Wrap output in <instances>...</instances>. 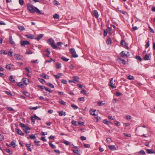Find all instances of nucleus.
<instances>
[{
	"mask_svg": "<svg viewBox=\"0 0 155 155\" xmlns=\"http://www.w3.org/2000/svg\"><path fill=\"white\" fill-rule=\"evenodd\" d=\"M47 42L51 45L52 48L54 49H57V47L54 44V41L52 38H50L47 41Z\"/></svg>",
	"mask_w": 155,
	"mask_h": 155,
	"instance_id": "1",
	"label": "nucleus"
},
{
	"mask_svg": "<svg viewBox=\"0 0 155 155\" xmlns=\"http://www.w3.org/2000/svg\"><path fill=\"white\" fill-rule=\"evenodd\" d=\"M27 8L29 12L32 13H35V7L33 5H31L29 3H28L27 4Z\"/></svg>",
	"mask_w": 155,
	"mask_h": 155,
	"instance_id": "2",
	"label": "nucleus"
},
{
	"mask_svg": "<svg viewBox=\"0 0 155 155\" xmlns=\"http://www.w3.org/2000/svg\"><path fill=\"white\" fill-rule=\"evenodd\" d=\"M69 51L72 54V57L77 58L78 57V55L76 54L75 49L74 48L70 49Z\"/></svg>",
	"mask_w": 155,
	"mask_h": 155,
	"instance_id": "3",
	"label": "nucleus"
},
{
	"mask_svg": "<svg viewBox=\"0 0 155 155\" xmlns=\"http://www.w3.org/2000/svg\"><path fill=\"white\" fill-rule=\"evenodd\" d=\"M20 43L21 45L22 46H25L26 45H30L29 42L27 41H21Z\"/></svg>",
	"mask_w": 155,
	"mask_h": 155,
	"instance_id": "4",
	"label": "nucleus"
},
{
	"mask_svg": "<svg viewBox=\"0 0 155 155\" xmlns=\"http://www.w3.org/2000/svg\"><path fill=\"white\" fill-rule=\"evenodd\" d=\"M115 84V81L113 80V78H112L110 81V84L109 85L112 88H115L114 85Z\"/></svg>",
	"mask_w": 155,
	"mask_h": 155,
	"instance_id": "5",
	"label": "nucleus"
},
{
	"mask_svg": "<svg viewBox=\"0 0 155 155\" xmlns=\"http://www.w3.org/2000/svg\"><path fill=\"white\" fill-rule=\"evenodd\" d=\"M121 44L123 46H124V47L127 49H128L129 48L127 46V43L124 40H122L121 41Z\"/></svg>",
	"mask_w": 155,
	"mask_h": 155,
	"instance_id": "6",
	"label": "nucleus"
},
{
	"mask_svg": "<svg viewBox=\"0 0 155 155\" xmlns=\"http://www.w3.org/2000/svg\"><path fill=\"white\" fill-rule=\"evenodd\" d=\"M22 81L23 84L26 85L28 84L29 83V81L28 79L24 78L22 79Z\"/></svg>",
	"mask_w": 155,
	"mask_h": 155,
	"instance_id": "7",
	"label": "nucleus"
},
{
	"mask_svg": "<svg viewBox=\"0 0 155 155\" xmlns=\"http://www.w3.org/2000/svg\"><path fill=\"white\" fill-rule=\"evenodd\" d=\"M15 130L16 132L18 134L22 136H24V134L19 128H16L15 129Z\"/></svg>",
	"mask_w": 155,
	"mask_h": 155,
	"instance_id": "8",
	"label": "nucleus"
},
{
	"mask_svg": "<svg viewBox=\"0 0 155 155\" xmlns=\"http://www.w3.org/2000/svg\"><path fill=\"white\" fill-rule=\"evenodd\" d=\"M151 54H147L145 55L143 58V59L145 60H149L150 59Z\"/></svg>",
	"mask_w": 155,
	"mask_h": 155,
	"instance_id": "9",
	"label": "nucleus"
},
{
	"mask_svg": "<svg viewBox=\"0 0 155 155\" xmlns=\"http://www.w3.org/2000/svg\"><path fill=\"white\" fill-rule=\"evenodd\" d=\"M15 55L16 59L17 60H21L23 57L22 55L18 54H15Z\"/></svg>",
	"mask_w": 155,
	"mask_h": 155,
	"instance_id": "10",
	"label": "nucleus"
},
{
	"mask_svg": "<svg viewBox=\"0 0 155 155\" xmlns=\"http://www.w3.org/2000/svg\"><path fill=\"white\" fill-rule=\"evenodd\" d=\"M73 151L74 153L79 155H80L81 152L79 150H73Z\"/></svg>",
	"mask_w": 155,
	"mask_h": 155,
	"instance_id": "11",
	"label": "nucleus"
},
{
	"mask_svg": "<svg viewBox=\"0 0 155 155\" xmlns=\"http://www.w3.org/2000/svg\"><path fill=\"white\" fill-rule=\"evenodd\" d=\"M25 36L26 37L28 38L33 39L34 38V35H31V34H28V35H26Z\"/></svg>",
	"mask_w": 155,
	"mask_h": 155,
	"instance_id": "12",
	"label": "nucleus"
},
{
	"mask_svg": "<svg viewBox=\"0 0 155 155\" xmlns=\"http://www.w3.org/2000/svg\"><path fill=\"white\" fill-rule=\"evenodd\" d=\"M96 111V110L91 109L90 110V114L92 115L95 116H96V114L95 113V112Z\"/></svg>",
	"mask_w": 155,
	"mask_h": 155,
	"instance_id": "13",
	"label": "nucleus"
},
{
	"mask_svg": "<svg viewBox=\"0 0 155 155\" xmlns=\"http://www.w3.org/2000/svg\"><path fill=\"white\" fill-rule=\"evenodd\" d=\"M93 14L96 18H97L99 17L98 12L96 10H94V11Z\"/></svg>",
	"mask_w": 155,
	"mask_h": 155,
	"instance_id": "14",
	"label": "nucleus"
},
{
	"mask_svg": "<svg viewBox=\"0 0 155 155\" xmlns=\"http://www.w3.org/2000/svg\"><path fill=\"white\" fill-rule=\"evenodd\" d=\"M36 12L38 14H43V13H41L40 11L38 9L37 7H35V12Z\"/></svg>",
	"mask_w": 155,
	"mask_h": 155,
	"instance_id": "15",
	"label": "nucleus"
},
{
	"mask_svg": "<svg viewBox=\"0 0 155 155\" xmlns=\"http://www.w3.org/2000/svg\"><path fill=\"white\" fill-rule=\"evenodd\" d=\"M43 35L42 34H40L38 35L37 37H36L35 39L37 41H39V40L41 39L43 36Z\"/></svg>",
	"mask_w": 155,
	"mask_h": 155,
	"instance_id": "16",
	"label": "nucleus"
},
{
	"mask_svg": "<svg viewBox=\"0 0 155 155\" xmlns=\"http://www.w3.org/2000/svg\"><path fill=\"white\" fill-rule=\"evenodd\" d=\"M108 148L111 150H114L116 149L114 145H109Z\"/></svg>",
	"mask_w": 155,
	"mask_h": 155,
	"instance_id": "17",
	"label": "nucleus"
},
{
	"mask_svg": "<svg viewBox=\"0 0 155 155\" xmlns=\"http://www.w3.org/2000/svg\"><path fill=\"white\" fill-rule=\"evenodd\" d=\"M147 153H154L155 152L153 150L151 149H147L146 150Z\"/></svg>",
	"mask_w": 155,
	"mask_h": 155,
	"instance_id": "18",
	"label": "nucleus"
},
{
	"mask_svg": "<svg viewBox=\"0 0 155 155\" xmlns=\"http://www.w3.org/2000/svg\"><path fill=\"white\" fill-rule=\"evenodd\" d=\"M120 55L122 57L128 56L127 55V54L125 53V52L124 51H121V52L120 53Z\"/></svg>",
	"mask_w": 155,
	"mask_h": 155,
	"instance_id": "19",
	"label": "nucleus"
},
{
	"mask_svg": "<svg viewBox=\"0 0 155 155\" xmlns=\"http://www.w3.org/2000/svg\"><path fill=\"white\" fill-rule=\"evenodd\" d=\"M58 113L60 116H65L66 115L65 112H64L63 111H59L58 112Z\"/></svg>",
	"mask_w": 155,
	"mask_h": 155,
	"instance_id": "20",
	"label": "nucleus"
},
{
	"mask_svg": "<svg viewBox=\"0 0 155 155\" xmlns=\"http://www.w3.org/2000/svg\"><path fill=\"white\" fill-rule=\"evenodd\" d=\"M10 145L11 146H12L14 148H15L16 147L15 140L12 141L10 143Z\"/></svg>",
	"mask_w": 155,
	"mask_h": 155,
	"instance_id": "21",
	"label": "nucleus"
},
{
	"mask_svg": "<svg viewBox=\"0 0 155 155\" xmlns=\"http://www.w3.org/2000/svg\"><path fill=\"white\" fill-rule=\"evenodd\" d=\"M18 28L20 31L25 30V28L23 26L18 25Z\"/></svg>",
	"mask_w": 155,
	"mask_h": 155,
	"instance_id": "22",
	"label": "nucleus"
},
{
	"mask_svg": "<svg viewBox=\"0 0 155 155\" xmlns=\"http://www.w3.org/2000/svg\"><path fill=\"white\" fill-rule=\"evenodd\" d=\"M9 41L10 43L12 45H13L15 44L14 42L13 41L12 37L11 36L9 38Z\"/></svg>",
	"mask_w": 155,
	"mask_h": 155,
	"instance_id": "23",
	"label": "nucleus"
},
{
	"mask_svg": "<svg viewBox=\"0 0 155 155\" xmlns=\"http://www.w3.org/2000/svg\"><path fill=\"white\" fill-rule=\"evenodd\" d=\"M36 138V137L35 135L32 134L31 135H30L28 137H27L28 139L30 138L31 139H35Z\"/></svg>",
	"mask_w": 155,
	"mask_h": 155,
	"instance_id": "24",
	"label": "nucleus"
},
{
	"mask_svg": "<svg viewBox=\"0 0 155 155\" xmlns=\"http://www.w3.org/2000/svg\"><path fill=\"white\" fill-rule=\"evenodd\" d=\"M9 80L12 83H15V79L13 78V77L12 76H10L9 78Z\"/></svg>",
	"mask_w": 155,
	"mask_h": 155,
	"instance_id": "25",
	"label": "nucleus"
},
{
	"mask_svg": "<svg viewBox=\"0 0 155 155\" xmlns=\"http://www.w3.org/2000/svg\"><path fill=\"white\" fill-rule=\"evenodd\" d=\"M105 104V103L104 102V101H99L97 102V104L99 106H101L104 105Z\"/></svg>",
	"mask_w": 155,
	"mask_h": 155,
	"instance_id": "26",
	"label": "nucleus"
},
{
	"mask_svg": "<svg viewBox=\"0 0 155 155\" xmlns=\"http://www.w3.org/2000/svg\"><path fill=\"white\" fill-rule=\"evenodd\" d=\"M61 67V63H59L56 64V68L57 69H59Z\"/></svg>",
	"mask_w": 155,
	"mask_h": 155,
	"instance_id": "27",
	"label": "nucleus"
},
{
	"mask_svg": "<svg viewBox=\"0 0 155 155\" xmlns=\"http://www.w3.org/2000/svg\"><path fill=\"white\" fill-rule=\"evenodd\" d=\"M53 17L54 19H58L59 18V16L58 15L55 14L53 15Z\"/></svg>",
	"mask_w": 155,
	"mask_h": 155,
	"instance_id": "28",
	"label": "nucleus"
},
{
	"mask_svg": "<svg viewBox=\"0 0 155 155\" xmlns=\"http://www.w3.org/2000/svg\"><path fill=\"white\" fill-rule=\"evenodd\" d=\"M73 78L75 82H78V80L79 79V77L77 76H74L73 77Z\"/></svg>",
	"mask_w": 155,
	"mask_h": 155,
	"instance_id": "29",
	"label": "nucleus"
},
{
	"mask_svg": "<svg viewBox=\"0 0 155 155\" xmlns=\"http://www.w3.org/2000/svg\"><path fill=\"white\" fill-rule=\"evenodd\" d=\"M61 59H62L63 61L66 62L68 61L69 60V59L67 58L64 56L61 57Z\"/></svg>",
	"mask_w": 155,
	"mask_h": 155,
	"instance_id": "30",
	"label": "nucleus"
},
{
	"mask_svg": "<svg viewBox=\"0 0 155 155\" xmlns=\"http://www.w3.org/2000/svg\"><path fill=\"white\" fill-rule=\"evenodd\" d=\"M106 43L107 44H111V39L110 38H109L107 39Z\"/></svg>",
	"mask_w": 155,
	"mask_h": 155,
	"instance_id": "31",
	"label": "nucleus"
},
{
	"mask_svg": "<svg viewBox=\"0 0 155 155\" xmlns=\"http://www.w3.org/2000/svg\"><path fill=\"white\" fill-rule=\"evenodd\" d=\"M139 154L142 155H144L145 154V152L143 150H141L138 152Z\"/></svg>",
	"mask_w": 155,
	"mask_h": 155,
	"instance_id": "32",
	"label": "nucleus"
},
{
	"mask_svg": "<svg viewBox=\"0 0 155 155\" xmlns=\"http://www.w3.org/2000/svg\"><path fill=\"white\" fill-rule=\"evenodd\" d=\"M49 144L50 147H51L52 148H56V146L55 145H54L52 143L49 142Z\"/></svg>",
	"mask_w": 155,
	"mask_h": 155,
	"instance_id": "33",
	"label": "nucleus"
},
{
	"mask_svg": "<svg viewBox=\"0 0 155 155\" xmlns=\"http://www.w3.org/2000/svg\"><path fill=\"white\" fill-rule=\"evenodd\" d=\"M11 64H8L6 65L5 68L7 69H8L9 70H11Z\"/></svg>",
	"mask_w": 155,
	"mask_h": 155,
	"instance_id": "34",
	"label": "nucleus"
},
{
	"mask_svg": "<svg viewBox=\"0 0 155 155\" xmlns=\"http://www.w3.org/2000/svg\"><path fill=\"white\" fill-rule=\"evenodd\" d=\"M38 107H39V106H36V107H30L29 109L31 110H35L37 109Z\"/></svg>",
	"mask_w": 155,
	"mask_h": 155,
	"instance_id": "35",
	"label": "nucleus"
},
{
	"mask_svg": "<svg viewBox=\"0 0 155 155\" xmlns=\"http://www.w3.org/2000/svg\"><path fill=\"white\" fill-rule=\"evenodd\" d=\"M33 117L35 119H37L39 120H41V119L40 118L37 116L35 114H34L33 116Z\"/></svg>",
	"mask_w": 155,
	"mask_h": 155,
	"instance_id": "36",
	"label": "nucleus"
},
{
	"mask_svg": "<svg viewBox=\"0 0 155 155\" xmlns=\"http://www.w3.org/2000/svg\"><path fill=\"white\" fill-rule=\"evenodd\" d=\"M47 85L49 86V87L52 88H54V86L51 83H48L47 84Z\"/></svg>",
	"mask_w": 155,
	"mask_h": 155,
	"instance_id": "37",
	"label": "nucleus"
},
{
	"mask_svg": "<svg viewBox=\"0 0 155 155\" xmlns=\"http://www.w3.org/2000/svg\"><path fill=\"white\" fill-rule=\"evenodd\" d=\"M13 53V52H12V51H11V52H8V53L7 54L9 56H15V54H14V55H12V54Z\"/></svg>",
	"mask_w": 155,
	"mask_h": 155,
	"instance_id": "38",
	"label": "nucleus"
},
{
	"mask_svg": "<svg viewBox=\"0 0 155 155\" xmlns=\"http://www.w3.org/2000/svg\"><path fill=\"white\" fill-rule=\"evenodd\" d=\"M136 58L140 61H142L141 58L139 56H136Z\"/></svg>",
	"mask_w": 155,
	"mask_h": 155,
	"instance_id": "39",
	"label": "nucleus"
},
{
	"mask_svg": "<svg viewBox=\"0 0 155 155\" xmlns=\"http://www.w3.org/2000/svg\"><path fill=\"white\" fill-rule=\"evenodd\" d=\"M103 122L105 124H107V125L109 124L110 123V122H109V121H108L106 120H104L103 121Z\"/></svg>",
	"mask_w": 155,
	"mask_h": 155,
	"instance_id": "40",
	"label": "nucleus"
},
{
	"mask_svg": "<svg viewBox=\"0 0 155 155\" xmlns=\"http://www.w3.org/2000/svg\"><path fill=\"white\" fill-rule=\"evenodd\" d=\"M71 106L73 108L74 110H76L78 108V107L76 105L74 104H72Z\"/></svg>",
	"mask_w": 155,
	"mask_h": 155,
	"instance_id": "41",
	"label": "nucleus"
},
{
	"mask_svg": "<svg viewBox=\"0 0 155 155\" xmlns=\"http://www.w3.org/2000/svg\"><path fill=\"white\" fill-rule=\"evenodd\" d=\"M19 3L21 6L24 3L23 0H19Z\"/></svg>",
	"mask_w": 155,
	"mask_h": 155,
	"instance_id": "42",
	"label": "nucleus"
},
{
	"mask_svg": "<svg viewBox=\"0 0 155 155\" xmlns=\"http://www.w3.org/2000/svg\"><path fill=\"white\" fill-rule=\"evenodd\" d=\"M112 30V29L111 28L108 27L106 31L107 32H108L109 33H111V31Z\"/></svg>",
	"mask_w": 155,
	"mask_h": 155,
	"instance_id": "43",
	"label": "nucleus"
},
{
	"mask_svg": "<svg viewBox=\"0 0 155 155\" xmlns=\"http://www.w3.org/2000/svg\"><path fill=\"white\" fill-rule=\"evenodd\" d=\"M72 124L74 126H77L78 125L76 121L73 120L71 122Z\"/></svg>",
	"mask_w": 155,
	"mask_h": 155,
	"instance_id": "44",
	"label": "nucleus"
},
{
	"mask_svg": "<svg viewBox=\"0 0 155 155\" xmlns=\"http://www.w3.org/2000/svg\"><path fill=\"white\" fill-rule=\"evenodd\" d=\"M0 54H7V53L6 52L5 50H2L0 51Z\"/></svg>",
	"mask_w": 155,
	"mask_h": 155,
	"instance_id": "45",
	"label": "nucleus"
},
{
	"mask_svg": "<svg viewBox=\"0 0 155 155\" xmlns=\"http://www.w3.org/2000/svg\"><path fill=\"white\" fill-rule=\"evenodd\" d=\"M41 76L43 78L46 79L49 78V77L48 76H46L45 74H42Z\"/></svg>",
	"mask_w": 155,
	"mask_h": 155,
	"instance_id": "46",
	"label": "nucleus"
},
{
	"mask_svg": "<svg viewBox=\"0 0 155 155\" xmlns=\"http://www.w3.org/2000/svg\"><path fill=\"white\" fill-rule=\"evenodd\" d=\"M6 108L8 110H9L10 111H14V110L12 108V107H6Z\"/></svg>",
	"mask_w": 155,
	"mask_h": 155,
	"instance_id": "47",
	"label": "nucleus"
},
{
	"mask_svg": "<svg viewBox=\"0 0 155 155\" xmlns=\"http://www.w3.org/2000/svg\"><path fill=\"white\" fill-rule=\"evenodd\" d=\"M119 59L120 60L122 61L121 63L123 64H126V61H125L123 59H122V58H119Z\"/></svg>",
	"mask_w": 155,
	"mask_h": 155,
	"instance_id": "48",
	"label": "nucleus"
},
{
	"mask_svg": "<svg viewBox=\"0 0 155 155\" xmlns=\"http://www.w3.org/2000/svg\"><path fill=\"white\" fill-rule=\"evenodd\" d=\"M128 78L129 80H131L134 79V77L133 76L131 75H129L128 77Z\"/></svg>",
	"mask_w": 155,
	"mask_h": 155,
	"instance_id": "49",
	"label": "nucleus"
},
{
	"mask_svg": "<svg viewBox=\"0 0 155 155\" xmlns=\"http://www.w3.org/2000/svg\"><path fill=\"white\" fill-rule=\"evenodd\" d=\"M5 151L10 154H12V152L10 151V149H6Z\"/></svg>",
	"mask_w": 155,
	"mask_h": 155,
	"instance_id": "50",
	"label": "nucleus"
},
{
	"mask_svg": "<svg viewBox=\"0 0 155 155\" xmlns=\"http://www.w3.org/2000/svg\"><path fill=\"white\" fill-rule=\"evenodd\" d=\"M78 100L79 101H84L85 100L84 97H80L78 99Z\"/></svg>",
	"mask_w": 155,
	"mask_h": 155,
	"instance_id": "51",
	"label": "nucleus"
},
{
	"mask_svg": "<svg viewBox=\"0 0 155 155\" xmlns=\"http://www.w3.org/2000/svg\"><path fill=\"white\" fill-rule=\"evenodd\" d=\"M63 143L65 144V145H69L70 144V142H69V141H64V142H63Z\"/></svg>",
	"mask_w": 155,
	"mask_h": 155,
	"instance_id": "52",
	"label": "nucleus"
},
{
	"mask_svg": "<svg viewBox=\"0 0 155 155\" xmlns=\"http://www.w3.org/2000/svg\"><path fill=\"white\" fill-rule=\"evenodd\" d=\"M45 91H46L49 92L51 93L52 92V91L51 90H50L49 88L46 87H45Z\"/></svg>",
	"mask_w": 155,
	"mask_h": 155,
	"instance_id": "53",
	"label": "nucleus"
},
{
	"mask_svg": "<svg viewBox=\"0 0 155 155\" xmlns=\"http://www.w3.org/2000/svg\"><path fill=\"white\" fill-rule=\"evenodd\" d=\"M80 92L81 93L84 95H85L86 94V91L84 90H82Z\"/></svg>",
	"mask_w": 155,
	"mask_h": 155,
	"instance_id": "54",
	"label": "nucleus"
},
{
	"mask_svg": "<svg viewBox=\"0 0 155 155\" xmlns=\"http://www.w3.org/2000/svg\"><path fill=\"white\" fill-rule=\"evenodd\" d=\"M149 43H150V41H148L147 42V43H146V44L145 45V47H146V48H147L149 46H150Z\"/></svg>",
	"mask_w": 155,
	"mask_h": 155,
	"instance_id": "55",
	"label": "nucleus"
},
{
	"mask_svg": "<svg viewBox=\"0 0 155 155\" xmlns=\"http://www.w3.org/2000/svg\"><path fill=\"white\" fill-rule=\"evenodd\" d=\"M30 118H31V123H33V124H34L35 122V119L33 117H32V116H31L30 117Z\"/></svg>",
	"mask_w": 155,
	"mask_h": 155,
	"instance_id": "56",
	"label": "nucleus"
},
{
	"mask_svg": "<svg viewBox=\"0 0 155 155\" xmlns=\"http://www.w3.org/2000/svg\"><path fill=\"white\" fill-rule=\"evenodd\" d=\"M84 122H81L79 121L78 123V124L80 125L81 126H83L84 125Z\"/></svg>",
	"mask_w": 155,
	"mask_h": 155,
	"instance_id": "57",
	"label": "nucleus"
},
{
	"mask_svg": "<svg viewBox=\"0 0 155 155\" xmlns=\"http://www.w3.org/2000/svg\"><path fill=\"white\" fill-rule=\"evenodd\" d=\"M34 142L35 143H37V146H39L40 145V144L39 143L40 142V141H37V140H35L34 141Z\"/></svg>",
	"mask_w": 155,
	"mask_h": 155,
	"instance_id": "58",
	"label": "nucleus"
},
{
	"mask_svg": "<svg viewBox=\"0 0 155 155\" xmlns=\"http://www.w3.org/2000/svg\"><path fill=\"white\" fill-rule=\"evenodd\" d=\"M123 134L124 136L127 137H130L131 135L129 134H127L126 133H123Z\"/></svg>",
	"mask_w": 155,
	"mask_h": 155,
	"instance_id": "59",
	"label": "nucleus"
},
{
	"mask_svg": "<svg viewBox=\"0 0 155 155\" xmlns=\"http://www.w3.org/2000/svg\"><path fill=\"white\" fill-rule=\"evenodd\" d=\"M17 85L19 87H21L23 86V84L22 82H20L17 84Z\"/></svg>",
	"mask_w": 155,
	"mask_h": 155,
	"instance_id": "60",
	"label": "nucleus"
},
{
	"mask_svg": "<svg viewBox=\"0 0 155 155\" xmlns=\"http://www.w3.org/2000/svg\"><path fill=\"white\" fill-rule=\"evenodd\" d=\"M61 82L62 83L64 84H67V81L65 80H62Z\"/></svg>",
	"mask_w": 155,
	"mask_h": 155,
	"instance_id": "61",
	"label": "nucleus"
},
{
	"mask_svg": "<svg viewBox=\"0 0 155 155\" xmlns=\"http://www.w3.org/2000/svg\"><path fill=\"white\" fill-rule=\"evenodd\" d=\"M81 139L82 140H86V138L85 137H84L83 136H81Z\"/></svg>",
	"mask_w": 155,
	"mask_h": 155,
	"instance_id": "62",
	"label": "nucleus"
},
{
	"mask_svg": "<svg viewBox=\"0 0 155 155\" xmlns=\"http://www.w3.org/2000/svg\"><path fill=\"white\" fill-rule=\"evenodd\" d=\"M84 147L86 148H89L90 146V145L89 144H86L84 143Z\"/></svg>",
	"mask_w": 155,
	"mask_h": 155,
	"instance_id": "63",
	"label": "nucleus"
},
{
	"mask_svg": "<svg viewBox=\"0 0 155 155\" xmlns=\"http://www.w3.org/2000/svg\"><path fill=\"white\" fill-rule=\"evenodd\" d=\"M57 45L58 46H61L62 45H63V43L60 42H58L57 43Z\"/></svg>",
	"mask_w": 155,
	"mask_h": 155,
	"instance_id": "64",
	"label": "nucleus"
}]
</instances>
